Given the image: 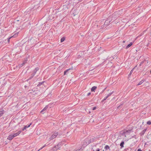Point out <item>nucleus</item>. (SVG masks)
Returning a JSON list of instances; mask_svg holds the SVG:
<instances>
[{"instance_id": "obj_1", "label": "nucleus", "mask_w": 151, "mask_h": 151, "mask_svg": "<svg viewBox=\"0 0 151 151\" xmlns=\"http://www.w3.org/2000/svg\"><path fill=\"white\" fill-rule=\"evenodd\" d=\"M58 132L55 133L49 138L50 140H51L55 138L56 136L58 135Z\"/></svg>"}, {"instance_id": "obj_2", "label": "nucleus", "mask_w": 151, "mask_h": 151, "mask_svg": "<svg viewBox=\"0 0 151 151\" xmlns=\"http://www.w3.org/2000/svg\"><path fill=\"white\" fill-rule=\"evenodd\" d=\"M63 145L62 142H60L58 143L56 146H55L54 148L56 150H57V149H59V148L61 146Z\"/></svg>"}, {"instance_id": "obj_3", "label": "nucleus", "mask_w": 151, "mask_h": 151, "mask_svg": "<svg viewBox=\"0 0 151 151\" xmlns=\"http://www.w3.org/2000/svg\"><path fill=\"white\" fill-rule=\"evenodd\" d=\"M14 138V136H13L12 134L10 135L8 137L7 139L9 140H11Z\"/></svg>"}, {"instance_id": "obj_4", "label": "nucleus", "mask_w": 151, "mask_h": 151, "mask_svg": "<svg viewBox=\"0 0 151 151\" xmlns=\"http://www.w3.org/2000/svg\"><path fill=\"white\" fill-rule=\"evenodd\" d=\"M21 131H18V132H17V133H15V134H12L13 135V136H14V137H16V136H17V135H18L21 132Z\"/></svg>"}, {"instance_id": "obj_5", "label": "nucleus", "mask_w": 151, "mask_h": 151, "mask_svg": "<svg viewBox=\"0 0 151 151\" xmlns=\"http://www.w3.org/2000/svg\"><path fill=\"white\" fill-rule=\"evenodd\" d=\"M68 8V6L66 5H64L63 6V11H65L66 9H67Z\"/></svg>"}, {"instance_id": "obj_6", "label": "nucleus", "mask_w": 151, "mask_h": 151, "mask_svg": "<svg viewBox=\"0 0 151 151\" xmlns=\"http://www.w3.org/2000/svg\"><path fill=\"white\" fill-rule=\"evenodd\" d=\"M39 70V68L38 67L36 68L34 70L33 73V74H34V75H35L36 74L37 71Z\"/></svg>"}, {"instance_id": "obj_7", "label": "nucleus", "mask_w": 151, "mask_h": 151, "mask_svg": "<svg viewBox=\"0 0 151 151\" xmlns=\"http://www.w3.org/2000/svg\"><path fill=\"white\" fill-rule=\"evenodd\" d=\"M73 69V68H69L68 69H67V70H65L64 72V75H65L66 74V73H67V71H69V70H72Z\"/></svg>"}, {"instance_id": "obj_8", "label": "nucleus", "mask_w": 151, "mask_h": 151, "mask_svg": "<svg viewBox=\"0 0 151 151\" xmlns=\"http://www.w3.org/2000/svg\"><path fill=\"white\" fill-rule=\"evenodd\" d=\"M97 87L96 86L93 87L91 88V91H93L96 89Z\"/></svg>"}, {"instance_id": "obj_9", "label": "nucleus", "mask_w": 151, "mask_h": 151, "mask_svg": "<svg viewBox=\"0 0 151 151\" xmlns=\"http://www.w3.org/2000/svg\"><path fill=\"white\" fill-rule=\"evenodd\" d=\"M32 124V123H31L29 125H28V126H25L24 127V128L23 129H22V130L24 131V130L25 129H26V128H27L28 127H29Z\"/></svg>"}, {"instance_id": "obj_10", "label": "nucleus", "mask_w": 151, "mask_h": 151, "mask_svg": "<svg viewBox=\"0 0 151 151\" xmlns=\"http://www.w3.org/2000/svg\"><path fill=\"white\" fill-rule=\"evenodd\" d=\"M133 43L131 42L130 44L128 45L126 47V49H127L131 46L133 44Z\"/></svg>"}, {"instance_id": "obj_11", "label": "nucleus", "mask_w": 151, "mask_h": 151, "mask_svg": "<svg viewBox=\"0 0 151 151\" xmlns=\"http://www.w3.org/2000/svg\"><path fill=\"white\" fill-rule=\"evenodd\" d=\"M146 129H145L142 132H141L140 133V134L141 135H143L145 133V132L146 131Z\"/></svg>"}, {"instance_id": "obj_12", "label": "nucleus", "mask_w": 151, "mask_h": 151, "mask_svg": "<svg viewBox=\"0 0 151 151\" xmlns=\"http://www.w3.org/2000/svg\"><path fill=\"white\" fill-rule=\"evenodd\" d=\"M35 76L34 74H32L31 75V76H30L29 78H28L27 80V81H28L29 80L31 79L33 77V76Z\"/></svg>"}, {"instance_id": "obj_13", "label": "nucleus", "mask_w": 151, "mask_h": 151, "mask_svg": "<svg viewBox=\"0 0 151 151\" xmlns=\"http://www.w3.org/2000/svg\"><path fill=\"white\" fill-rule=\"evenodd\" d=\"M124 141H122L120 144V146H121V148H122V147H124Z\"/></svg>"}, {"instance_id": "obj_14", "label": "nucleus", "mask_w": 151, "mask_h": 151, "mask_svg": "<svg viewBox=\"0 0 151 151\" xmlns=\"http://www.w3.org/2000/svg\"><path fill=\"white\" fill-rule=\"evenodd\" d=\"M130 131L131 130H127L125 131H124L125 132L126 134H129Z\"/></svg>"}, {"instance_id": "obj_15", "label": "nucleus", "mask_w": 151, "mask_h": 151, "mask_svg": "<svg viewBox=\"0 0 151 151\" xmlns=\"http://www.w3.org/2000/svg\"><path fill=\"white\" fill-rule=\"evenodd\" d=\"M3 110H0V117H1L4 113Z\"/></svg>"}, {"instance_id": "obj_16", "label": "nucleus", "mask_w": 151, "mask_h": 151, "mask_svg": "<svg viewBox=\"0 0 151 151\" xmlns=\"http://www.w3.org/2000/svg\"><path fill=\"white\" fill-rule=\"evenodd\" d=\"M106 22L107 21H106L105 22V24H104V25H102L101 27V29H103L104 27V26H106L107 25V24H106V23H107V22Z\"/></svg>"}, {"instance_id": "obj_17", "label": "nucleus", "mask_w": 151, "mask_h": 151, "mask_svg": "<svg viewBox=\"0 0 151 151\" xmlns=\"http://www.w3.org/2000/svg\"><path fill=\"white\" fill-rule=\"evenodd\" d=\"M65 38L64 37H63L61 39L60 41L61 42H63L65 40Z\"/></svg>"}, {"instance_id": "obj_18", "label": "nucleus", "mask_w": 151, "mask_h": 151, "mask_svg": "<svg viewBox=\"0 0 151 151\" xmlns=\"http://www.w3.org/2000/svg\"><path fill=\"white\" fill-rule=\"evenodd\" d=\"M144 81L143 80H142L140 81L139 83L137 84V86H139Z\"/></svg>"}, {"instance_id": "obj_19", "label": "nucleus", "mask_w": 151, "mask_h": 151, "mask_svg": "<svg viewBox=\"0 0 151 151\" xmlns=\"http://www.w3.org/2000/svg\"><path fill=\"white\" fill-rule=\"evenodd\" d=\"M121 134L122 135V136H124L125 137H126V133H125V131H123L122 133H121Z\"/></svg>"}, {"instance_id": "obj_20", "label": "nucleus", "mask_w": 151, "mask_h": 151, "mask_svg": "<svg viewBox=\"0 0 151 151\" xmlns=\"http://www.w3.org/2000/svg\"><path fill=\"white\" fill-rule=\"evenodd\" d=\"M18 32L16 33L12 37H15L18 35Z\"/></svg>"}, {"instance_id": "obj_21", "label": "nucleus", "mask_w": 151, "mask_h": 151, "mask_svg": "<svg viewBox=\"0 0 151 151\" xmlns=\"http://www.w3.org/2000/svg\"><path fill=\"white\" fill-rule=\"evenodd\" d=\"M47 108V106H46L41 111V112H43Z\"/></svg>"}, {"instance_id": "obj_22", "label": "nucleus", "mask_w": 151, "mask_h": 151, "mask_svg": "<svg viewBox=\"0 0 151 151\" xmlns=\"http://www.w3.org/2000/svg\"><path fill=\"white\" fill-rule=\"evenodd\" d=\"M137 67V66H136L134 68H133L132 70H131V71L130 73L129 74V75H131L132 73L133 72V70H134V68H135L136 67Z\"/></svg>"}, {"instance_id": "obj_23", "label": "nucleus", "mask_w": 151, "mask_h": 151, "mask_svg": "<svg viewBox=\"0 0 151 151\" xmlns=\"http://www.w3.org/2000/svg\"><path fill=\"white\" fill-rule=\"evenodd\" d=\"M109 146L107 145H106L105 146V149H106V150L107 149H109Z\"/></svg>"}, {"instance_id": "obj_24", "label": "nucleus", "mask_w": 151, "mask_h": 151, "mask_svg": "<svg viewBox=\"0 0 151 151\" xmlns=\"http://www.w3.org/2000/svg\"><path fill=\"white\" fill-rule=\"evenodd\" d=\"M76 11H77V10H76V11H75V13H73V16H75L76 15H77L78 14V12H76Z\"/></svg>"}, {"instance_id": "obj_25", "label": "nucleus", "mask_w": 151, "mask_h": 151, "mask_svg": "<svg viewBox=\"0 0 151 151\" xmlns=\"http://www.w3.org/2000/svg\"><path fill=\"white\" fill-rule=\"evenodd\" d=\"M44 82V81H42V82H40L39 83V84L37 85V86H40V85L42 84Z\"/></svg>"}, {"instance_id": "obj_26", "label": "nucleus", "mask_w": 151, "mask_h": 151, "mask_svg": "<svg viewBox=\"0 0 151 151\" xmlns=\"http://www.w3.org/2000/svg\"><path fill=\"white\" fill-rule=\"evenodd\" d=\"M146 31V30H145L144 31L143 33H142L141 34H140L139 35V36L140 37V36H142L144 34V32H145Z\"/></svg>"}, {"instance_id": "obj_27", "label": "nucleus", "mask_w": 151, "mask_h": 151, "mask_svg": "<svg viewBox=\"0 0 151 151\" xmlns=\"http://www.w3.org/2000/svg\"><path fill=\"white\" fill-rule=\"evenodd\" d=\"M147 124L148 125L151 124V121H149L147 122Z\"/></svg>"}, {"instance_id": "obj_28", "label": "nucleus", "mask_w": 151, "mask_h": 151, "mask_svg": "<svg viewBox=\"0 0 151 151\" xmlns=\"http://www.w3.org/2000/svg\"><path fill=\"white\" fill-rule=\"evenodd\" d=\"M24 65V64L22 63L21 64H19L18 65L19 68L22 66Z\"/></svg>"}, {"instance_id": "obj_29", "label": "nucleus", "mask_w": 151, "mask_h": 151, "mask_svg": "<svg viewBox=\"0 0 151 151\" xmlns=\"http://www.w3.org/2000/svg\"><path fill=\"white\" fill-rule=\"evenodd\" d=\"M56 150H56L55 149L54 147L50 151H56Z\"/></svg>"}, {"instance_id": "obj_30", "label": "nucleus", "mask_w": 151, "mask_h": 151, "mask_svg": "<svg viewBox=\"0 0 151 151\" xmlns=\"http://www.w3.org/2000/svg\"><path fill=\"white\" fill-rule=\"evenodd\" d=\"M94 139H95V137H94V138H93L92 139H91L90 141V142L91 143V142H93V140Z\"/></svg>"}, {"instance_id": "obj_31", "label": "nucleus", "mask_w": 151, "mask_h": 151, "mask_svg": "<svg viewBox=\"0 0 151 151\" xmlns=\"http://www.w3.org/2000/svg\"><path fill=\"white\" fill-rule=\"evenodd\" d=\"M113 91L111 93H110L109 94H108L107 96H108L109 97L113 93Z\"/></svg>"}, {"instance_id": "obj_32", "label": "nucleus", "mask_w": 151, "mask_h": 151, "mask_svg": "<svg viewBox=\"0 0 151 151\" xmlns=\"http://www.w3.org/2000/svg\"><path fill=\"white\" fill-rule=\"evenodd\" d=\"M108 97V96H106V97H105V98H104V99L102 101H105Z\"/></svg>"}, {"instance_id": "obj_33", "label": "nucleus", "mask_w": 151, "mask_h": 151, "mask_svg": "<svg viewBox=\"0 0 151 151\" xmlns=\"http://www.w3.org/2000/svg\"><path fill=\"white\" fill-rule=\"evenodd\" d=\"M46 146V145H45L44 146H43L42 147H41L40 149L38 151H39L40 150L42 149V148H43V147H45V146Z\"/></svg>"}, {"instance_id": "obj_34", "label": "nucleus", "mask_w": 151, "mask_h": 151, "mask_svg": "<svg viewBox=\"0 0 151 151\" xmlns=\"http://www.w3.org/2000/svg\"><path fill=\"white\" fill-rule=\"evenodd\" d=\"M82 151V150H81V149H80L79 150H74L73 151Z\"/></svg>"}, {"instance_id": "obj_35", "label": "nucleus", "mask_w": 151, "mask_h": 151, "mask_svg": "<svg viewBox=\"0 0 151 151\" xmlns=\"http://www.w3.org/2000/svg\"><path fill=\"white\" fill-rule=\"evenodd\" d=\"M12 37H9V38H8V40H7V41L8 42H9V41H10V39Z\"/></svg>"}, {"instance_id": "obj_36", "label": "nucleus", "mask_w": 151, "mask_h": 151, "mask_svg": "<svg viewBox=\"0 0 151 151\" xmlns=\"http://www.w3.org/2000/svg\"><path fill=\"white\" fill-rule=\"evenodd\" d=\"M96 109V107H94L93 108L92 110H95V109Z\"/></svg>"}, {"instance_id": "obj_37", "label": "nucleus", "mask_w": 151, "mask_h": 151, "mask_svg": "<svg viewBox=\"0 0 151 151\" xmlns=\"http://www.w3.org/2000/svg\"><path fill=\"white\" fill-rule=\"evenodd\" d=\"M27 60L24 61V62L22 63L23 64H24V65L26 63Z\"/></svg>"}, {"instance_id": "obj_38", "label": "nucleus", "mask_w": 151, "mask_h": 151, "mask_svg": "<svg viewBox=\"0 0 151 151\" xmlns=\"http://www.w3.org/2000/svg\"><path fill=\"white\" fill-rule=\"evenodd\" d=\"M143 62H142L139 64V66H141L142 65L143 63Z\"/></svg>"}, {"instance_id": "obj_39", "label": "nucleus", "mask_w": 151, "mask_h": 151, "mask_svg": "<svg viewBox=\"0 0 151 151\" xmlns=\"http://www.w3.org/2000/svg\"><path fill=\"white\" fill-rule=\"evenodd\" d=\"M91 94V93L90 92V93H88V94H87V96H89Z\"/></svg>"}, {"instance_id": "obj_40", "label": "nucleus", "mask_w": 151, "mask_h": 151, "mask_svg": "<svg viewBox=\"0 0 151 151\" xmlns=\"http://www.w3.org/2000/svg\"><path fill=\"white\" fill-rule=\"evenodd\" d=\"M137 151H142V150H141V149H139Z\"/></svg>"}, {"instance_id": "obj_41", "label": "nucleus", "mask_w": 151, "mask_h": 151, "mask_svg": "<svg viewBox=\"0 0 151 151\" xmlns=\"http://www.w3.org/2000/svg\"><path fill=\"white\" fill-rule=\"evenodd\" d=\"M96 151H100V149H98Z\"/></svg>"}, {"instance_id": "obj_42", "label": "nucleus", "mask_w": 151, "mask_h": 151, "mask_svg": "<svg viewBox=\"0 0 151 151\" xmlns=\"http://www.w3.org/2000/svg\"><path fill=\"white\" fill-rule=\"evenodd\" d=\"M138 37H139V36H138L136 37V38L135 40L137 39Z\"/></svg>"}, {"instance_id": "obj_43", "label": "nucleus", "mask_w": 151, "mask_h": 151, "mask_svg": "<svg viewBox=\"0 0 151 151\" xmlns=\"http://www.w3.org/2000/svg\"><path fill=\"white\" fill-rule=\"evenodd\" d=\"M3 43V42L1 41L0 42V43Z\"/></svg>"}, {"instance_id": "obj_44", "label": "nucleus", "mask_w": 151, "mask_h": 151, "mask_svg": "<svg viewBox=\"0 0 151 151\" xmlns=\"http://www.w3.org/2000/svg\"><path fill=\"white\" fill-rule=\"evenodd\" d=\"M120 106H119L118 107V108Z\"/></svg>"}, {"instance_id": "obj_45", "label": "nucleus", "mask_w": 151, "mask_h": 151, "mask_svg": "<svg viewBox=\"0 0 151 151\" xmlns=\"http://www.w3.org/2000/svg\"><path fill=\"white\" fill-rule=\"evenodd\" d=\"M116 13H117V12L115 13V14H116Z\"/></svg>"}, {"instance_id": "obj_46", "label": "nucleus", "mask_w": 151, "mask_h": 151, "mask_svg": "<svg viewBox=\"0 0 151 151\" xmlns=\"http://www.w3.org/2000/svg\"><path fill=\"white\" fill-rule=\"evenodd\" d=\"M125 42V41H123V42L124 43Z\"/></svg>"}, {"instance_id": "obj_47", "label": "nucleus", "mask_w": 151, "mask_h": 151, "mask_svg": "<svg viewBox=\"0 0 151 151\" xmlns=\"http://www.w3.org/2000/svg\"><path fill=\"white\" fill-rule=\"evenodd\" d=\"M81 0H79V1H81Z\"/></svg>"}, {"instance_id": "obj_48", "label": "nucleus", "mask_w": 151, "mask_h": 151, "mask_svg": "<svg viewBox=\"0 0 151 151\" xmlns=\"http://www.w3.org/2000/svg\"><path fill=\"white\" fill-rule=\"evenodd\" d=\"M150 73L151 74V70L150 71Z\"/></svg>"}]
</instances>
